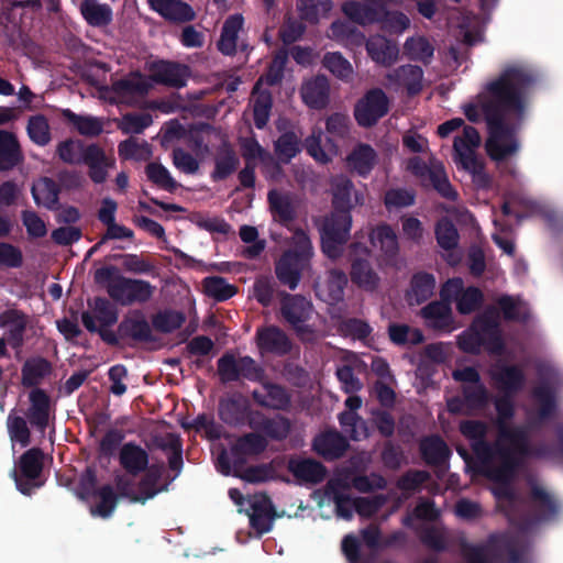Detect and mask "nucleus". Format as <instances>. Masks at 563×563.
<instances>
[{"label": "nucleus", "mask_w": 563, "mask_h": 563, "mask_svg": "<svg viewBox=\"0 0 563 563\" xmlns=\"http://www.w3.org/2000/svg\"><path fill=\"white\" fill-rule=\"evenodd\" d=\"M7 428L13 443H20L23 448L29 445L30 430L23 418L10 413L7 419Z\"/></svg>", "instance_id": "59"}, {"label": "nucleus", "mask_w": 563, "mask_h": 563, "mask_svg": "<svg viewBox=\"0 0 563 563\" xmlns=\"http://www.w3.org/2000/svg\"><path fill=\"white\" fill-rule=\"evenodd\" d=\"M486 22L484 19L473 14H465L459 24L461 32L463 33L464 42L473 45L481 42L483 38L484 26Z\"/></svg>", "instance_id": "52"}, {"label": "nucleus", "mask_w": 563, "mask_h": 563, "mask_svg": "<svg viewBox=\"0 0 563 563\" xmlns=\"http://www.w3.org/2000/svg\"><path fill=\"white\" fill-rule=\"evenodd\" d=\"M453 377L462 384L464 398L463 400L454 398L448 401V408L451 412L470 415L487 404V393L475 368L456 369L453 372Z\"/></svg>", "instance_id": "7"}, {"label": "nucleus", "mask_w": 563, "mask_h": 563, "mask_svg": "<svg viewBox=\"0 0 563 563\" xmlns=\"http://www.w3.org/2000/svg\"><path fill=\"white\" fill-rule=\"evenodd\" d=\"M268 201L275 220L287 223L294 219L296 206L289 195L272 190L268 194Z\"/></svg>", "instance_id": "42"}, {"label": "nucleus", "mask_w": 563, "mask_h": 563, "mask_svg": "<svg viewBox=\"0 0 563 563\" xmlns=\"http://www.w3.org/2000/svg\"><path fill=\"white\" fill-rule=\"evenodd\" d=\"M444 301H455L460 313L473 312L482 301V292L475 287L464 288L461 278L449 279L441 289Z\"/></svg>", "instance_id": "13"}, {"label": "nucleus", "mask_w": 563, "mask_h": 563, "mask_svg": "<svg viewBox=\"0 0 563 563\" xmlns=\"http://www.w3.org/2000/svg\"><path fill=\"white\" fill-rule=\"evenodd\" d=\"M366 49L371 58L383 66L393 65L399 56L398 45L380 35L372 36L366 43Z\"/></svg>", "instance_id": "23"}, {"label": "nucleus", "mask_w": 563, "mask_h": 563, "mask_svg": "<svg viewBox=\"0 0 563 563\" xmlns=\"http://www.w3.org/2000/svg\"><path fill=\"white\" fill-rule=\"evenodd\" d=\"M51 372V365L43 358H34L25 363L23 367V383L29 386L36 385Z\"/></svg>", "instance_id": "57"}, {"label": "nucleus", "mask_w": 563, "mask_h": 563, "mask_svg": "<svg viewBox=\"0 0 563 563\" xmlns=\"http://www.w3.org/2000/svg\"><path fill=\"white\" fill-rule=\"evenodd\" d=\"M151 78L156 82L174 87H183L189 77V68L185 65L157 60L148 64Z\"/></svg>", "instance_id": "18"}, {"label": "nucleus", "mask_w": 563, "mask_h": 563, "mask_svg": "<svg viewBox=\"0 0 563 563\" xmlns=\"http://www.w3.org/2000/svg\"><path fill=\"white\" fill-rule=\"evenodd\" d=\"M332 196L334 210H350L364 203L361 192L353 189L351 180L345 176H336L332 179Z\"/></svg>", "instance_id": "19"}, {"label": "nucleus", "mask_w": 563, "mask_h": 563, "mask_svg": "<svg viewBox=\"0 0 563 563\" xmlns=\"http://www.w3.org/2000/svg\"><path fill=\"white\" fill-rule=\"evenodd\" d=\"M386 79L390 88L404 87L409 93H417L422 88L423 71L419 66L404 65L388 73Z\"/></svg>", "instance_id": "21"}, {"label": "nucleus", "mask_w": 563, "mask_h": 563, "mask_svg": "<svg viewBox=\"0 0 563 563\" xmlns=\"http://www.w3.org/2000/svg\"><path fill=\"white\" fill-rule=\"evenodd\" d=\"M329 37L346 46H358L363 43V35L361 33H356L344 22L332 23Z\"/></svg>", "instance_id": "56"}, {"label": "nucleus", "mask_w": 563, "mask_h": 563, "mask_svg": "<svg viewBox=\"0 0 563 563\" xmlns=\"http://www.w3.org/2000/svg\"><path fill=\"white\" fill-rule=\"evenodd\" d=\"M59 189L56 183L47 177L38 179L32 186V196L37 206L55 209L58 203Z\"/></svg>", "instance_id": "41"}, {"label": "nucleus", "mask_w": 563, "mask_h": 563, "mask_svg": "<svg viewBox=\"0 0 563 563\" xmlns=\"http://www.w3.org/2000/svg\"><path fill=\"white\" fill-rule=\"evenodd\" d=\"M421 452L428 463H440L449 455L446 444L440 438H429L422 441Z\"/></svg>", "instance_id": "58"}, {"label": "nucleus", "mask_w": 563, "mask_h": 563, "mask_svg": "<svg viewBox=\"0 0 563 563\" xmlns=\"http://www.w3.org/2000/svg\"><path fill=\"white\" fill-rule=\"evenodd\" d=\"M100 97L118 104L134 106L141 99V75L131 73L100 89Z\"/></svg>", "instance_id": "11"}, {"label": "nucleus", "mask_w": 563, "mask_h": 563, "mask_svg": "<svg viewBox=\"0 0 563 563\" xmlns=\"http://www.w3.org/2000/svg\"><path fill=\"white\" fill-rule=\"evenodd\" d=\"M118 320V312L113 305L107 299L96 298L89 303V310L82 312L81 321L90 332L101 331L114 324Z\"/></svg>", "instance_id": "15"}, {"label": "nucleus", "mask_w": 563, "mask_h": 563, "mask_svg": "<svg viewBox=\"0 0 563 563\" xmlns=\"http://www.w3.org/2000/svg\"><path fill=\"white\" fill-rule=\"evenodd\" d=\"M347 278L343 272L331 271L324 280L317 284V295L325 302L335 303L343 298Z\"/></svg>", "instance_id": "25"}, {"label": "nucleus", "mask_w": 563, "mask_h": 563, "mask_svg": "<svg viewBox=\"0 0 563 563\" xmlns=\"http://www.w3.org/2000/svg\"><path fill=\"white\" fill-rule=\"evenodd\" d=\"M495 406L498 437L494 446H489L483 440L487 431V426L483 422L464 421L461 423L460 430L473 442V449L482 464V470L494 482L493 493L500 504L512 497L509 484L528 455L529 445L526 430L510 426L514 413L510 399L497 398Z\"/></svg>", "instance_id": "2"}, {"label": "nucleus", "mask_w": 563, "mask_h": 563, "mask_svg": "<svg viewBox=\"0 0 563 563\" xmlns=\"http://www.w3.org/2000/svg\"><path fill=\"white\" fill-rule=\"evenodd\" d=\"M377 163L375 150L367 144H358L347 156L349 166L360 175H367Z\"/></svg>", "instance_id": "39"}, {"label": "nucleus", "mask_w": 563, "mask_h": 563, "mask_svg": "<svg viewBox=\"0 0 563 563\" xmlns=\"http://www.w3.org/2000/svg\"><path fill=\"white\" fill-rule=\"evenodd\" d=\"M203 290L206 295L219 301L227 300L235 294L234 287L221 277L205 278Z\"/></svg>", "instance_id": "54"}, {"label": "nucleus", "mask_w": 563, "mask_h": 563, "mask_svg": "<svg viewBox=\"0 0 563 563\" xmlns=\"http://www.w3.org/2000/svg\"><path fill=\"white\" fill-rule=\"evenodd\" d=\"M492 375L498 388L504 391L516 390L523 382L521 371L516 367L496 365L492 369Z\"/></svg>", "instance_id": "48"}, {"label": "nucleus", "mask_w": 563, "mask_h": 563, "mask_svg": "<svg viewBox=\"0 0 563 563\" xmlns=\"http://www.w3.org/2000/svg\"><path fill=\"white\" fill-rule=\"evenodd\" d=\"M253 397L260 405L274 409L285 408L289 402L288 395L282 387L268 383H263L261 388L254 390Z\"/></svg>", "instance_id": "38"}, {"label": "nucleus", "mask_w": 563, "mask_h": 563, "mask_svg": "<svg viewBox=\"0 0 563 563\" xmlns=\"http://www.w3.org/2000/svg\"><path fill=\"white\" fill-rule=\"evenodd\" d=\"M30 402L27 417L32 424L42 431L47 427L51 416V400L48 396L40 389L30 393Z\"/></svg>", "instance_id": "29"}, {"label": "nucleus", "mask_w": 563, "mask_h": 563, "mask_svg": "<svg viewBox=\"0 0 563 563\" xmlns=\"http://www.w3.org/2000/svg\"><path fill=\"white\" fill-rule=\"evenodd\" d=\"M332 7L331 0H300L299 3L301 16L312 23L327 18Z\"/></svg>", "instance_id": "53"}, {"label": "nucleus", "mask_w": 563, "mask_h": 563, "mask_svg": "<svg viewBox=\"0 0 563 563\" xmlns=\"http://www.w3.org/2000/svg\"><path fill=\"white\" fill-rule=\"evenodd\" d=\"M0 323L10 333L11 338L19 342L24 331L26 319L25 316L16 310L5 311L0 316Z\"/></svg>", "instance_id": "60"}, {"label": "nucleus", "mask_w": 563, "mask_h": 563, "mask_svg": "<svg viewBox=\"0 0 563 563\" xmlns=\"http://www.w3.org/2000/svg\"><path fill=\"white\" fill-rule=\"evenodd\" d=\"M247 505L250 506L247 515L252 528L258 534L268 532L274 521V512L269 498L265 495L257 494L249 497Z\"/></svg>", "instance_id": "17"}, {"label": "nucleus", "mask_w": 563, "mask_h": 563, "mask_svg": "<svg viewBox=\"0 0 563 563\" xmlns=\"http://www.w3.org/2000/svg\"><path fill=\"white\" fill-rule=\"evenodd\" d=\"M449 301H434L421 310L427 324L434 329H450L452 325V310Z\"/></svg>", "instance_id": "33"}, {"label": "nucleus", "mask_w": 563, "mask_h": 563, "mask_svg": "<svg viewBox=\"0 0 563 563\" xmlns=\"http://www.w3.org/2000/svg\"><path fill=\"white\" fill-rule=\"evenodd\" d=\"M347 482L339 478H332L328 482L323 490L313 493V498L320 509L333 505L336 516L344 520H350L356 511L361 517L373 516L385 503L382 496L372 498L352 499L347 494Z\"/></svg>", "instance_id": "3"}, {"label": "nucleus", "mask_w": 563, "mask_h": 563, "mask_svg": "<svg viewBox=\"0 0 563 563\" xmlns=\"http://www.w3.org/2000/svg\"><path fill=\"white\" fill-rule=\"evenodd\" d=\"M323 65L334 76L342 80H349L353 75V67L351 63L340 53H328L324 55Z\"/></svg>", "instance_id": "55"}, {"label": "nucleus", "mask_w": 563, "mask_h": 563, "mask_svg": "<svg viewBox=\"0 0 563 563\" xmlns=\"http://www.w3.org/2000/svg\"><path fill=\"white\" fill-rule=\"evenodd\" d=\"M184 322L185 316L174 310L161 311L153 319L154 328L162 332H172L178 329Z\"/></svg>", "instance_id": "62"}, {"label": "nucleus", "mask_w": 563, "mask_h": 563, "mask_svg": "<svg viewBox=\"0 0 563 563\" xmlns=\"http://www.w3.org/2000/svg\"><path fill=\"white\" fill-rule=\"evenodd\" d=\"M242 26L243 16L240 14L231 15L225 20L218 43V47L223 54L231 55L235 52L238 34Z\"/></svg>", "instance_id": "43"}, {"label": "nucleus", "mask_w": 563, "mask_h": 563, "mask_svg": "<svg viewBox=\"0 0 563 563\" xmlns=\"http://www.w3.org/2000/svg\"><path fill=\"white\" fill-rule=\"evenodd\" d=\"M479 145L481 136L476 129L465 126L462 134L454 140V159L472 175L476 187L485 188L489 185L490 178L485 173L483 163L476 156L475 152Z\"/></svg>", "instance_id": "6"}, {"label": "nucleus", "mask_w": 563, "mask_h": 563, "mask_svg": "<svg viewBox=\"0 0 563 563\" xmlns=\"http://www.w3.org/2000/svg\"><path fill=\"white\" fill-rule=\"evenodd\" d=\"M303 102L313 109H322L329 102V82L323 76L307 80L301 88Z\"/></svg>", "instance_id": "26"}, {"label": "nucleus", "mask_w": 563, "mask_h": 563, "mask_svg": "<svg viewBox=\"0 0 563 563\" xmlns=\"http://www.w3.org/2000/svg\"><path fill=\"white\" fill-rule=\"evenodd\" d=\"M313 256V247L306 232L298 230L292 235V250L287 251L275 266L279 282L290 289L297 288L302 272Z\"/></svg>", "instance_id": "4"}, {"label": "nucleus", "mask_w": 563, "mask_h": 563, "mask_svg": "<svg viewBox=\"0 0 563 563\" xmlns=\"http://www.w3.org/2000/svg\"><path fill=\"white\" fill-rule=\"evenodd\" d=\"M460 347L470 353H476L482 345L492 354H500L503 341L498 329L495 312H487L478 317L472 327L459 336Z\"/></svg>", "instance_id": "5"}, {"label": "nucleus", "mask_w": 563, "mask_h": 563, "mask_svg": "<svg viewBox=\"0 0 563 563\" xmlns=\"http://www.w3.org/2000/svg\"><path fill=\"white\" fill-rule=\"evenodd\" d=\"M388 112V99L380 89L369 90L355 106L354 117L361 126H372Z\"/></svg>", "instance_id": "12"}, {"label": "nucleus", "mask_w": 563, "mask_h": 563, "mask_svg": "<svg viewBox=\"0 0 563 563\" xmlns=\"http://www.w3.org/2000/svg\"><path fill=\"white\" fill-rule=\"evenodd\" d=\"M266 446V440L258 434H249L240 438L232 446L233 464L242 463L247 456L262 452Z\"/></svg>", "instance_id": "40"}, {"label": "nucleus", "mask_w": 563, "mask_h": 563, "mask_svg": "<svg viewBox=\"0 0 563 563\" xmlns=\"http://www.w3.org/2000/svg\"><path fill=\"white\" fill-rule=\"evenodd\" d=\"M79 10L85 21L91 26L103 27L112 21L113 13L110 5L98 0H82Z\"/></svg>", "instance_id": "30"}, {"label": "nucleus", "mask_w": 563, "mask_h": 563, "mask_svg": "<svg viewBox=\"0 0 563 563\" xmlns=\"http://www.w3.org/2000/svg\"><path fill=\"white\" fill-rule=\"evenodd\" d=\"M214 165L212 178L216 180L224 179L236 169L239 157L229 145L223 144L216 154Z\"/></svg>", "instance_id": "45"}, {"label": "nucleus", "mask_w": 563, "mask_h": 563, "mask_svg": "<svg viewBox=\"0 0 563 563\" xmlns=\"http://www.w3.org/2000/svg\"><path fill=\"white\" fill-rule=\"evenodd\" d=\"M272 107V98L267 91L261 90V81L253 89V111L255 125L262 129L266 125Z\"/></svg>", "instance_id": "49"}, {"label": "nucleus", "mask_w": 563, "mask_h": 563, "mask_svg": "<svg viewBox=\"0 0 563 563\" xmlns=\"http://www.w3.org/2000/svg\"><path fill=\"white\" fill-rule=\"evenodd\" d=\"M349 411L342 412L339 417L341 427L353 440H361L368 435L365 422L355 412L362 407V399L358 396H350L345 400Z\"/></svg>", "instance_id": "20"}, {"label": "nucleus", "mask_w": 563, "mask_h": 563, "mask_svg": "<svg viewBox=\"0 0 563 563\" xmlns=\"http://www.w3.org/2000/svg\"><path fill=\"white\" fill-rule=\"evenodd\" d=\"M406 169L419 177L421 180L429 179L433 187L448 199H455L456 191L451 186L443 165L434 158H430L429 166L419 157H412L407 161Z\"/></svg>", "instance_id": "10"}, {"label": "nucleus", "mask_w": 563, "mask_h": 563, "mask_svg": "<svg viewBox=\"0 0 563 563\" xmlns=\"http://www.w3.org/2000/svg\"><path fill=\"white\" fill-rule=\"evenodd\" d=\"M62 114L81 135L96 136L103 130V121L97 117L76 114L69 109H64Z\"/></svg>", "instance_id": "44"}, {"label": "nucleus", "mask_w": 563, "mask_h": 563, "mask_svg": "<svg viewBox=\"0 0 563 563\" xmlns=\"http://www.w3.org/2000/svg\"><path fill=\"white\" fill-rule=\"evenodd\" d=\"M292 475L303 482L318 483L324 478V467L310 459H291L288 464Z\"/></svg>", "instance_id": "32"}, {"label": "nucleus", "mask_w": 563, "mask_h": 563, "mask_svg": "<svg viewBox=\"0 0 563 563\" xmlns=\"http://www.w3.org/2000/svg\"><path fill=\"white\" fill-rule=\"evenodd\" d=\"M87 147L79 140L67 139L60 141L56 145V154L58 158L69 165H77L84 162Z\"/></svg>", "instance_id": "47"}, {"label": "nucleus", "mask_w": 563, "mask_h": 563, "mask_svg": "<svg viewBox=\"0 0 563 563\" xmlns=\"http://www.w3.org/2000/svg\"><path fill=\"white\" fill-rule=\"evenodd\" d=\"M119 463L125 475L135 481L134 485L139 486V476L141 474V446L129 442L121 446L119 454Z\"/></svg>", "instance_id": "34"}, {"label": "nucleus", "mask_w": 563, "mask_h": 563, "mask_svg": "<svg viewBox=\"0 0 563 563\" xmlns=\"http://www.w3.org/2000/svg\"><path fill=\"white\" fill-rule=\"evenodd\" d=\"M434 289V277L427 273H419L411 280V287L407 292V300L411 306L420 305L433 295Z\"/></svg>", "instance_id": "37"}, {"label": "nucleus", "mask_w": 563, "mask_h": 563, "mask_svg": "<svg viewBox=\"0 0 563 563\" xmlns=\"http://www.w3.org/2000/svg\"><path fill=\"white\" fill-rule=\"evenodd\" d=\"M369 251L360 243L351 246V279L361 288L373 290L377 287L379 277L368 263Z\"/></svg>", "instance_id": "14"}, {"label": "nucleus", "mask_w": 563, "mask_h": 563, "mask_svg": "<svg viewBox=\"0 0 563 563\" xmlns=\"http://www.w3.org/2000/svg\"><path fill=\"white\" fill-rule=\"evenodd\" d=\"M435 236L441 249L448 252L445 258L449 264L456 265L462 255L455 249L459 242V233L454 225L448 220H441L435 228Z\"/></svg>", "instance_id": "24"}, {"label": "nucleus", "mask_w": 563, "mask_h": 563, "mask_svg": "<svg viewBox=\"0 0 563 563\" xmlns=\"http://www.w3.org/2000/svg\"><path fill=\"white\" fill-rule=\"evenodd\" d=\"M163 18L170 22L185 23L192 21L196 18V12L188 3L184 1L172 0Z\"/></svg>", "instance_id": "63"}, {"label": "nucleus", "mask_w": 563, "mask_h": 563, "mask_svg": "<svg viewBox=\"0 0 563 563\" xmlns=\"http://www.w3.org/2000/svg\"><path fill=\"white\" fill-rule=\"evenodd\" d=\"M43 454L37 449L26 451L20 459V467L24 476L36 478L42 471Z\"/></svg>", "instance_id": "64"}, {"label": "nucleus", "mask_w": 563, "mask_h": 563, "mask_svg": "<svg viewBox=\"0 0 563 563\" xmlns=\"http://www.w3.org/2000/svg\"><path fill=\"white\" fill-rule=\"evenodd\" d=\"M93 277L95 282L104 288L113 300L122 305L131 303L141 292L140 283L123 277L114 266H103L96 269Z\"/></svg>", "instance_id": "9"}, {"label": "nucleus", "mask_w": 563, "mask_h": 563, "mask_svg": "<svg viewBox=\"0 0 563 563\" xmlns=\"http://www.w3.org/2000/svg\"><path fill=\"white\" fill-rule=\"evenodd\" d=\"M257 346L262 353L273 352L283 354L289 351L290 343L288 338L275 327L265 328L257 331Z\"/></svg>", "instance_id": "31"}, {"label": "nucleus", "mask_w": 563, "mask_h": 563, "mask_svg": "<svg viewBox=\"0 0 563 563\" xmlns=\"http://www.w3.org/2000/svg\"><path fill=\"white\" fill-rule=\"evenodd\" d=\"M312 311L311 303L301 296H288L283 302V314L294 325L303 340H311L312 333L303 322Z\"/></svg>", "instance_id": "16"}, {"label": "nucleus", "mask_w": 563, "mask_h": 563, "mask_svg": "<svg viewBox=\"0 0 563 563\" xmlns=\"http://www.w3.org/2000/svg\"><path fill=\"white\" fill-rule=\"evenodd\" d=\"M22 159L16 136L12 132L0 130V170L11 169Z\"/></svg>", "instance_id": "28"}, {"label": "nucleus", "mask_w": 563, "mask_h": 563, "mask_svg": "<svg viewBox=\"0 0 563 563\" xmlns=\"http://www.w3.org/2000/svg\"><path fill=\"white\" fill-rule=\"evenodd\" d=\"M433 45L423 36L407 38L404 45V53L410 59L428 63L433 56Z\"/></svg>", "instance_id": "50"}, {"label": "nucleus", "mask_w": 563, "mask_h": 563, "mask_svg": "<svg viewBox=\"0 0 563 563\" xmlns=\"http://www.w3.org/2000/svg\"><path fill=\"white\" fill-rule=\"evenodd\" d=\"M352 216L347 210H334L320 225L322 252L329 258H338L350 238Z\"/></svg>", "instance_id": "8"}, {"label": "nucleus", "mask_w": 563, "mask_h": 563, "mask_svg": "<svg viewBox=\"0 0 563 563\" xmlns=\"http://www.w3.org/2000/svg\"><path fill=\"white\" fill-rule=\"evenodd\" d=\"M531 77L521 65L507 67L500 77L492 81L476 100L463 106V112L472 122L485 118L489 136L486 151L492 159L501 162L519 150L515 129L519 124L525 106L526 91Z\"/></svg>", "instance_id": "1"}, {"label": "nucleus", "mask_w": 563, "mask_h": 563, "mask_svg": "<svg viewBox=\"0 0 563 563\" xmlns=\"http://www.w3.org/2000/svg\"><path fill=\"white\" fill-rule=\"evenodd\" d=\"M345 439L338 432H327L317 437L313 441L316 452L325 459H335L346 449Z\"/></svg>", "instance_id": "36"}, {"label": "nucleus", "mask_w": 563, "mask_h": 563, "mask_svg": "<svg viewBox=\"0 0 563 563\" xmlns=\"http://www.w3.org/2000/svg\"><path fill=\"white\" fill-rule=\"evenodd\" d=\"M164 468L162 465H152L143 468V501L153 498L157 493L166 488V482L163 479Z\"/></svg>", "instance_id": "51"}, {"label": "nucleus", "mask_w": 563, "mask_h": 563, "mask_svg": "<svg viewBox=\"0 0 563 563\" xmlns=\"http://www.w3.org/2000/svg\"><path fill=\"white\" fill-rule=\"evenodd\" d=\"M389 336L397 344H418L423 340L419 329L410 328L405 324H394L389 327Z\"/></svg>", "instance_id": "61"}, {"label": "nucleus", "mask_w": 563, "mask_h": 563, "mask_svg": "<svg viewBox=\"0 0 563 563\" xmlns=\"http://www.w3.org/2000/svg\"><path fill=\"white\" fill-rule=\"evenodd\" d=\"M306 147L308 153L320 163H328L338 154V147L330 139L323 142L321 130L312 132L306 141Z\"/></svg>", "instance_id": "35"}, {"label": "nucleus", "mask_w": 563, "mask_h": 563, "mask_svg": "<svg viewBox=\"0 0 563 563\" xmlns=\"http://www.w3.org/2000/svg\"><path fill=\"white\" fill-rule=\"evenodd\" d=\"M26 133L30 140L38 146H45L52 140L48 120L45 115L40 113L31 115L27 119Z\"/></svg>", "instance_id": "46"}, {"label": "nucleus", "mask_w": 563, "mask_h": 563, "mask_svg": "<svg viewBox=\"0 0 563 563\" xmlns=\"http://www.w3.org/2000/svg\"><path fill=\"white\" fill-rule=\"evenodd\" d=\"M369 241L374 249L380 252L384 261L391 262L398 254V239L396 232L388 224H379L369 233Z\"/></svg>", "instance_id": "22"}, {"label": "nucleus", "mask_w": 563, "mask_h": 563, "mask_svg": "<svg viewBox=\"0 0 563 563\" xmlns=\"http://www.w3.org/2000/svg\"><path fill=\"white\" fill-rule=\"evenodd\" d=\"M89 166V176L95 183L106 180L108 170L113 166V158L107 156L104 151L97 145L87 147L86 157L84 159Z\"/></svg>", "instance_id": "27"}]
</instances>
